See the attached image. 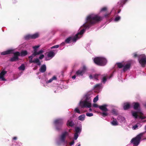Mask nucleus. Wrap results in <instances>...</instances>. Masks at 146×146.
Instances as JSON below:
<instances>
[{
  "label": "nucleus",
  "instance_id": "f257e3e1",
  "mask_svg": "<svg viewBox=\"0 0 146 146\" xmlns=\"http://www.w3.org/2000/svg\"><path fill=\"white\" fill-rule=\"evenodd\" d=\"M102 19L101 17L96 14H92L89 15L86 18V22L81 27L82 29L74 37H69L66 39L65 42L69 43L71 40L74 42H76L77 40L82 36L86 29L89 28L91 25L101 21Z\"/></svg>",
  "mask_w": 146,
  "mask_h": 146
},
{
  "label": "nucleus",
  "instance_id": "f03ea898",
  "mask_svg": "<svg viewBox=\"0 0 146 146\" xmlns=\"http://www.w3.org/2000/svg\"><path fill=\"white\" fill-rule=\"evenodd\" d=\"M27 54V52L26 50H22L21 52H17L14 53L13 57L11 59V61H14L18 60V57L21 56H26Z\"/></svg>",
  "mask_w": 146,
  "mask_h": 146
},
{
  "label": "nucleus",
  "instance_id": "7ed1b4c3",
  "mask_svg": "<svg viewBox=\"0 0 146 146\" xmlns=\"http://www.w3.org/2000/svg\"><path fill=\"white\" fill-rule=\"evenodd\" d=\"M116 64L119 68H123V70L124 71H126L129 70L131 66V63L129 62L117 63Z\"/></svg>",
  "mask_w": 146,
  "mask_h": 146
},
{
  "label": "nucleus",
  "instance_id": "20e7f679",
  "mask_svg": "<svg viewBox=\"0 0 146 146\" xmlns=\"http://www.w3.org/2000/svg\"><path fill=\"white\" fill-rule=\"evenodd\" d=\"M40 46V45H38L33 47V48L34 49L33 53L31 56H29V62L30 61L32 62L33 58L35 56L43 52V51L42 50H40L38 52L37 51V49Z\"/></svg>",
  "mask_w": 146,
  "mask_h": 146
},
{
  "label": "nucleus",
  "instance_id": "39448f33",
  "mask_svg": "<svg viewBox=\"0 0 146 146\" xmlns=\"http://www.w3.org/2000/svg\"><path fill=\"white\" fill-rule=\"evenodd\" d=\"M94 61L95 63L100 66L105 65L107 62L106 59L102 57L95 58L94 59Z\"/></svg>",
  "mask_w": 146,
  "mask_h": 146
},
{
  "label": "nucleus",
  "instance_id": "423d86ee",
  "mask_svg": "<svg viewBox=\"0 0 146 146\" xmlns=\"http://www.w3.org/2000/svg\"><path fill=\"white\" fill-rule=\"evenodd\" d=\"M91 100L90 99H86L85 101H80L79 105L82 108L87 107L90 108L91 106Z\"/></svg>",
  "mask_w": 146,
  "mask_h": 146
},
{
  "label": "nucleus",
  "instance_id": "0eeeda50",
  "mask_svg": "<svg viewBox=\"0 0 146 146\" xmlns=\"http://www.w3.org/2000/svg\"><path fill=\"white\" fill-rule=\"evenodd\" d=\"M146 133V131L141 133L137 135L136 137L132 139L131 142L133 144L137 146L139 143L141 137Z\"/></svg>",
  "mask_w": 146,
  "mask_h": 146
},
{
  "label": "nucleus",
  "instance_id": "6e6552de",
  "mask_svg": "<svg viewBox=\"0 0 146 146\" xmlns=\"http://www.w3.org/2000/svg\"><path fill=\"white\" fill-rule=\"evenodd\" d=\"M132 115L135 118L137 117L142 119H145L146 117L143 116V114L140 110H139L137 112L135 111H132Z\"/></svg>",
  "mask_w": 146,
  "mask_h": 146
},
{
  "label": "nucleus",
  "instance_id": "1a4fd4ad",
  "mask_svg": "<svg viewBox=\"0 0 146 146\" xmlns=\"http://www.w3.org/2000/svg\"><path fill=\"white\" fill-rule=\"evenodd\" d=\"M138 60L140 64L143 67L146 65V56L144 54H142L139 56Z\"/></svg>",
  "mask_w": 146,
  "mask_h": 146
},
{
  "label": "nucleus",
  "instance_id": "9d476101",
  "mask_svg": "<svg viewBox=\"0 0 146 146\" xmlns=\"http://www.w3.org/2000/svg\"><path fill=\"white\" fill-rule=\"evenodd\" d=\"M68 132L67 131H64L63 132L59 138V140L57 141V143L58 145L60 144V142H64L65 138L66 136L68 135Z\"/></svg>",
  "mask_w": 146,
  "mask_h": 146
},
{
  "label": "nucleus",
  "instance_id": "9b49d317",
  "mask_svg": "<svg viewBox=\"0 0 146 146\" xmlns=\"http://www.w3.org/2000/svg\"><path fill=\"white\" fill-rule=\"evenodd\" d=\"M87 70L86 66H84L82 68L76 72V74L78 76H82L86 72Z\"/></svg>",
  "mask_w": 146,
  "mask_h": 146
},
{
  "label": "nucleus",
  "instance_id": "f8f14e48",
  "mask_svg": "<svg viewBox=\"0 0 146 146\" xmlns=\"http://www.w3.org/2000/svg\"><path fill=\"white\" fill-rule=\"evenodd\" d=\"M39 35L38 33H36L33 35H28L25 36V38L26 39H28L30 38L35 39L38 38Z\"/></svg>",
  "mask_w": 146,
  "mask_h": 146
},
{
  "label": "nucleus",
  "instance_id": "ddd939ff",
  "mask_svg": "<svg viewBox=\"0 0 146 146\" xmlns=\"http://www.w3.org/2000/svg\"><path fill=\"white\" fill-rule=\"evenodd\" d=\"M55 55V53L52 51L47 52L45 57V60H47L51 59Z\"/></svg>",
  "mask_w": 146,
  "mask_h": 146
},
{
  "label": "nucleus",
  "instance_id": "4468645a",
  "mask_svg": "<svg viewBox=\"0 0 146 146\" xmlns=\"http://www.w3.org/2000/svg\"><path fill=\"white\" fill-rule=\"evenodd\" d=\"M7 71L4 70H3L0 73V79L2 81H5L6 80L4 78V75L7 73Z\"/></svg>",
  "mask_w": 146,
  "mask_h": 146
},
{
  "label": "nucleus",
  "instance_id": "2eb2a0df",
  "mask_svg": "<svg viewBox=\"0 0 146 146\" xmlns=\"http://www.w3.org/2000/svg\"><path fill=\"white\" fill-rule=\"evenodd\" d=\"M108 105L106 104H104L102 106H99V108L102 111H107L108 109L107 107Z\"/></svg>",
  "mask_w": 146,
  "mask_h": 146
},
{
  "label": "nucleus",
  "instance_id": "dca6fc26",
  "mask_svg": "<svg viewBox=\"0 0 146 146\" xmlns=\"http://www.w3.org/2000/svg\"><path fill=\"white\" fill-rule=\"evenodd\" d=\"M63 120L61 119H56L54 121V123L55 125H60L63 123Z\"/></svg>",
  "mask_w": 146,
  "mask_h": 146
},
{
  "label": "nucleus",
  "instance_id": "f3484780",
  "mask_svg": "<svg viewBox=\"0 0 146 146\" xmlns=\"http://www.w3.org/2000/svg\"><path fill=\"white\" fill-rule=\"evenodd\" d=\"M117 119L118 121L121 123H125V118L121 116H118L117 117Z\"/></svg>",
  "mask_w": 146,
  "mask_h": 146
},
{
  "label": "nucleus",
  "instance_id": "a211bd4d",
  "mask_svg": "<svg viewBox=\"0 0 146 146\" xmlns=\"http://www.w3.org/2000/svg\"><path fill=\"white\" fill-rule=\"evenodd\" d=\"M102 88V84H98L96 85L94 87V88L96 90L99 91Z\"/></svg>",
  "mask_w": 146,
  "mask_h": 146
},
{
  "label": "nucleus",
  "instance_id": "6ab92c4d",
  "mask_svg": "<svg viewBox=\"0 0 146 146\" xmlns=\"http://www.w3.org/2000/svg\"><path fill=\"white\" fill-rule=\"evenodd\" d=\"M46 70V67L45 65H42L40 68V71L42 73L44 72Z\"/></svg>",
  "mask_w": 146,
  "mask_h": 146
},
{
  "label": "nucleus",
  "instance_id": "aec40b11",
  "mask_svg": "<svg viewBox=\"0 0 146 146\" xmlns=\"http://www.w3.org/2000/svg\"><path fill=\"white\" fill-rule=\"evenodd\" d=\"M29 62L30 63H35L37 64V65H40V62L39 59L38 58H36L33 60H32V62L30 61Z\"/></svg>",
  "mask_w": 146,
  "mask_h": 146
},
{
  "label": "nucleus",
  "instance_id": "412c9836",
  "mask_svg": "<svg viewBox=\"0 0 146 146\" xmlns=\"http://www.w3.org/2000/svg\"><path fill=\"white\" fill-rule=\"evenodd\" d=\"M142 125L140 123H137L136 125L133 126L132 127L133 130H135L140 128L141 126Z\"/></svg>",
  "mask_w": 146,
  "mask_h": 146
},
{
  "label": "nucleus",
  "instance_id": "4be33fe9",
  "mask_svg": "<svg viewBox=\"0 0 146 146\" xmlns=\"http://www.w3.org/2000/svg\"><path fill=\"white\" fill-rule=\"evenodd\" d=\"M123 107L124 110H127L130 107V104L128 103H125L124 104Z\"/></svg>",
  "mask_w": 146,
  "mask_h": 146
},
{
  "label": "nucleus",
  "instance_id": "5701e85b",
  "mask_svg": "<svg viewBox=\"0 0 146 146\" xmlns=\"http://www.w3.org/2000/svg\"><path fill=\"white\" fill-rule=\"evenodd\" d=\"M112 120L113 121L111 122V123L112 125L116 126L118 125V123L116 119L113 118V119Z\"/></svg>",
  "mask_w": 146,
  "mask_h": 146
},
{
  "label": "nucleus",
  "instance_id": "b1692460",
  "mask_svg": "<svg viewBox=\"0 0 146 146\" xmlns=\"http://www.w3.org/2000/svg\"><path fill=\"white\" fill-rule=\"evenodd\" d=\"M82 130V126L81 125H80V126L79 127H76L75 129V131L76 132V133H80Z\"/></svg>",
  "mask_w": 146,
  "mask_h": 146
},
{
  "label": "nucleus",
  "instance_id": "393cba45",
  "mask_svg": "<svg viewBox=\"0 0 146 146\" xmlns=\"http://www.w3.org/2000/svg\"><path fill=\"white\" fill-rule=\"evenodd\" d=\"M133 105L134 109L135 110H137L139 106V104L138 103H133Z\"/></svg>",
  "mask_w": 146,
  "mask_h": 146
},
{
  "label": "nucleus",
  "instance_id": "a878e982",
  "mask_svg": "<svg viewBox=\"0 0 146 146\" xmlns=\"http://www.w3.org/2000/svg\"><path fill=\"white\" fill-rule=\"evenodd\" d=\"M85 115L84 114L78 117V119L81 121H83L84 120Z\"/></svg>",
  "mask_w": 146,
  "mask_h": 146
},
{
  "label": "nucleus",
  "instance_id": "bb28decb",
  "mask_svg": "<svg viewBox=\"0 0 146 146\" xmlns=\"http://www.w3.org/2000/svg\"><path fill=\"white\" fill-rule=\"evenodd\" d=\"M67 125L68 126H73L74 125V122L71 120H69L68 121Z\"/></svg>",
  "mask_w": 146,
  "mask_h": 146
},
{
  "label": "nucleus",
  "instance_id": "cd10ccee",
  "mask_svg": "<svg viewBox=\"0 0 146 146\" xmlns=\"http://www.w3.org/2000/svg\"><path fill=\"white\" fill-rule=\"evenodd\" d=\"M56 77L54 76L51 78L46 82V83H48L51 82L53 80H56Z\"/></svg>",
  "mask_w": 146,
  "mask_h": 146
},
{
  "label": "nucleus",
  "instance_id": "c85d7f7f",
  "mask_svg": "<svg viewBox=\"0 0 146 146\" xmlns=\"http://www.w3.org/2000/svg\"><path fill=\"white\" fill-rule=\"evenodd\" d=\"M100 76L98 74H96L93 77L91 75H90L89 76V77L90 78H94V79L98 80L97 78L99 77V76Z\"/></svg>",
  "mask_w": 146,
  "mask_h": 146
},
{
  "label": "nucleus",
  "instance_id": "c756f323",
  "mask_svg": "<svg viewBox=\"0 0 146 146\" xmlns=\"http://www.w3.org/2000/svg\"><path fill=\"white\" fill-rule=\"evenodd\" d=\"M127 0H122V1L118 3V4L119 5H120L121 6H122L125 3Z\"/></svg>",
  "mask_w": 146,
  "mask_h": 146
},
{
  "label": "nucleus",
  "instance_id": "7c9ffc66",
  "mask_svg": "<svg viewBox=\"0 0 146 146\" xmlns=\"http://www.w3.org/2000/svg\"><path fill=\"white\" fill-rule=\"evenodd\" d=\"M9 54V50H8L6 51L2 52L1 53V54L3 55H5Z\"/></svg>",
  "mask_w": 146,
  "mask_h": 146
},
{
  "label": "nucleus",
  "instance_id": "2f4dec72",
  "mask_svg": "<svg viewBox=\"0 0 146 146\" xmlns=\"http://www.w3.org/2000/svg\"><path fill=\"white\" fill-rule=\"evenodd\" d=\"M19 69L20 70H23L25 69V66L24 64H22L20 67H19Z\"/></svg>",
  "mask_w": 146,
  "mask_h": 146
},
{
  "label": "nucleus",
  "instance_id": "473e14b6",
  "mask_svg": "<svg viewBox=\"0 0 146 146\" xmlns=\"http://www.w3.org/2000/svg\"><path fill=\"white\" fill-rule=\"evenodd\" d=\"M103 116L105 117L107 116L108 113L107 111H104L101 113Z\"/></svg>",
  "mask_w": 146,
  "mask_h": 146
},
{
  "label": "nucleus",
  "instance_id": "72a5a7b5",
  "mask_svg": "<svg viewBox=\"0 0 146 146\" xmlns=\"http://www.w3.org/2000/svg\"><path fill=\"white\" fill-rule=\"evenodd\" d=\"M120 18L121 17L120 16H118L115 18L114 19V21L115 22H117L120 19Z\"/></svg>",
  "mask_w": 146,
  "mask_h": 146
},
{
  "label": "nucleus",
  "instance_id": "f704fd0d",
  "mask_svg": "<svg viewBox=\"0 0 146 146\" xmlns=\"http://www.w3.org/2000/svg\"><path fill=\"white\" fill-rule=\"evenodd\" d=\"M111 113L115 115H116L117 114V111L114 109L112 110Z\"/></svg>",
  "mask_w": 146,
  "mask_h": 146
},
{
  "label": "nucleus",
  "instance_id": "c9c22d12",
  "mask_svg": "<svg viewBox=\"0 0 146 146\" xmlns=\"http://www.w3.org/2000/svg\"><path fill=\"white\" fill-rule=\"evenodd\" d=\"M98 100V96H97L93 100V102L94 103L96 102Z\"/></svg>",
  "mask_w": 146,
  "mask_h": 146
},
{
  "label": "nucleus",
  "instance_id": "e433bc0d",
  "mask_svg": "<svg viewBox=\"0 0 146 146\" xmlns=\"http://www.w3.org/2000/svg\"><path fill=\"white\" fill-rule=\"evenodd\" d=\"M107 8L106 7H104L101 9L100 12H101L103 11H106L107 10Z\"/></svg>",
  "mask_w": 146,
  "mask_h": 146
},
{
  "label": "nucleus",
  "instance_id": "4c0bfd02",
  "mask_svg": "<svg viewBox=\"0 0 146 146\" xmlns=\"http://www.w3.org/2000/svg\"><path fill=\"white\" fill-rule=\"evenodd\" d=\"M74 111H75V112H77V113H79V114H80L81 113L80 112L79 110L77 108H76L75 109Z\"/></svg>",
  "mask_w": 146,
  "mask_h": 146
},
{
  "label": "nucleus",
  "instance_id": "58836bf2",
  "mask_svg": "<svg viewBox=\"0 0 146 146\" xmlns=\"http://www.w3.org/2000/svg\"><path fill=\"white\" fill-rule=\"evenodd\" d=\"M78 133H75L74 135V139L75 140H76L78 138Z\"/></svg>",
  "mask_w": 146,
  "mask_h": 146
},
{
  "label": "nucleus",
  "instance_id": "ea45409f",
  "mask_svg": "<svg viewBox=\"0 0 146 146\" xmlns=\"http://www.w3.org/2000/svg\"><path fill=\"white\" fill-rule=\"evenodd\" d=\"M86 115L88 117H91L93 115L92 113H86Z\"/></svg>",
  "mask_w": 146,
  "mask_h": 146
},
{
  "label": "nucleus",
  "instance_id": "a19ab883",
  "mask_svg": "<svg viewBox=\"0 0 146 146\" xmlns=\"http://www.w3.org/2000/svg\"><path fill=\"white\" fill-rule=\"evenodd\" d=\"M59 46L58 45H54L52 47H51V49L55 48H57Z\"/></svg>",
  "mask_w": 146,
  "mask_h": 146
},
{
  "label": "nucleus",
  "instance_id": "79ce46f5",
  "mask_svg": "<svg viewBox=\"0 0 146 146\" xmlns=\"http://www.w3.org/2000/svg\"><path fill=\"white\" fill-rule=\"evenodd\" d=\"M106 80V77L105 76H104L102 79V82L105 83Z\"/></svg>",
  "mask_w": 146,
  "mask_h": 146
},
{
  "label": "nucleus",
  "instance_id": "37998d69",
  "mask_svg": "<svg viewBox=\"0 0 146 146\" xmlns=\"http://www.w3.org/2000/svg\"><path fill=\"white\" fill-rule=\"evenodd\" d=\"M17 139V137H13L12 139V141L13 142H15Z\"/></svg>",
  "mask_w": 146,
  "mask_h": 146
},
{
  "label": "nucleus",
  "instance_id": "c03bdc74",
  "mask_svg": "<svg viewBox=\"0 0 146 146\" xmlns=\"http://www.w3.org/2000/svg\"><path fill=\"white\" fill-rule=\"evenodd\" d=\"M44 57V56L43 54L41 55L39 57V58L40 59H42Z\"/></svg>",
  "mask_w": 146,
  "mask_h": 146
},
{
  "label": "nucleus",
  "instance_id": "a18cd8bd",
  "mask_svg": "<svg viewBox=\"0 0 146 146\" xmlns=\"http://www.w3.org/2000/svg\"><path fill=\"white\" fill-rule=\"evenodd\" d=\"M93 106L95 108H99V106H98V105L96 104H93Z\"/></svg>",
  "mask_w": 146,
  "mask_h": 146
},
{
  "label": "nucleus",
  "instance_id": "49530a36",
  "mask_svg": "<svg viewBox=\"0 0 146 146\" xmlns=\"http://www.w3.org/2000/svg\"><path fill=\"white\" fill-rule=\"evenodd\" d=\"M111 13V12H110V13H108L105 14L104 15V17H108L110 15V14Z\"/></svg>",
  "mask_w": 146,
  "mask_h": 146
},
{
  "label": "nucleus",
  "instance_id": "de8ad7c7",
  "mask_svg": "<svg viewBox=\"0 0 146 146\" xmlns=\"http://www.w3.org/2000/svg\"><path fill=\"white\" fill-rule=\"evenodd\" d=\"M74 141H72V142H71L70 143V145H72L74 144Z\"/></svg>",
  "mask_w": 146,
  "mask_h": 146
},
{
  "label": "nucleus",
  "instance_id": "09e8293b",
  "mask_svg": "<svg viewBox=\"0 0 146 146\" xmlns=\"http://www.w3.org/2000/svg\"><path fill=\"white\" fill-rule=\"evenodd\" d=\"M137 56V54L136 53H135L133 54V56L134 57H136Z\"/></svg>",
  "mask_w": 146,
  "mask_h": 146
},
{
  "label": "nucleus",
  "instance_id": "8fccbe9b",
  "mask_svg": "<svg viewBox=\"0 0 146 146\" xmlns=\"http://www.w3.org/2000/svg\"><path fill=\"white\" fill-rule=\"evenodd\" d=\"M76 76L74 75L72 77V78L73 79H74L76 78Z\"/></svg>",
  "mask_w": 146,
  "mask_h": 146
},
{
  "label": "nucleus",
  "instance_id": "3c124183",
  "mask_svg": "<svg viewBox=\"0 0 146 146\" xmlns=\"http://www.w3.org/2000/svg\"><path fill=\"white\" fill-rule=\"evenodd\" d=\"M13 50L11 49H10V50H9V51H10V53H11L12 52Z\"/></svg>",
  "mask_w": 146,
  "mask_h": 146
},
{
  "label": "nucleus",
  "instance_id": "603ef678",
  "mask_svg": "<svg viewBox=\"0 0 146 146\" xmlns=\"http://www.w3.org/2000/svg\"><path fill=\"white\" fill-rule=\"evenodd\" d=\"M65 44V42H62L61 44V45H64Z\"/></svg>",
  "mask_w": 146,
  "mask_h": 146
},
{
  "label": "nucleus",
  "instance_id": "864d4df0",
  "mask_svg": "<svg viewBox=\"0 0 146 146\" xmlns=\"http://www.w3.org/2000/svg\"><path fill=\"white\" fill-rule=\"evenodd\" d=\"M89 110V111H91L92 110V109L91 108H90Z\"/></svg>",
  "mask_w": 146,
  "mask_h": 146
},
{
  "label": "nucleus",
  "instance_id": "5fc2aeb1",
  "mask_svg": "<svg viewBox=\"0 0 146 146\" xmlns=\"http://www.w3.org/2000/svg\"><path fill=\"white\" fill-rule=\"evenodd\" d=\"M144 106L146 108V103L145 104Z\"/></svg>",
  "mask_w": 146,
  "mask_h": 146
},
{
  "label": "nucleus",
  "instance_id": "6e6d98bb",
  "mask_svg": "<svg viewBox=\"0 0 146 146\" xmlns=\"http://www.w3.org/2000/svg\"><path fill=\"white\" fill-rule=\"evenodd\" d=\"M78 144H78V146H80V143H78Z\"/></svg>",
  "mask_w": 146,
  "mask_h": 146
},
{
  "label": "nucleus",
  "instance_id": "4d7b16f0",
  "mask_svg": "<svg viewBox=\"0 0 146 146\" xmlns=\"http://www.w3.org/2000/svg\"><path fill=\"white\" fill-rule=\"evenodd\" d=\"M145 130H146V125L145 126Z\"/></svg>",
  "mask_w": 146,
  "mask_h": 146
},
{
  "label": "nucleus",
  "instance_id": "13d9d810",
  "mask_svg": "<svg viewBox=\"0 0 146 146\" xmlns=\"http://www.w3.org/2000/svg\"><path fill=\"white\" fill-rule=\"evenodd\" d=\"M120 10H119V11H118V13H119L120 12Z\"/></svg>",
  "mask_w": 146,
  "mask_h": 146
}]
</instances>
